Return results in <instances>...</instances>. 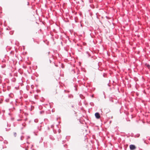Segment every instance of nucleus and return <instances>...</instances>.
<instances>
[{"label": "nucleus", "mask_w": 150, "mask_h": 150, "mask_svg": "<svg viewBox=\"0 0 150 150\" xmlns=\"http://www.w3.org/2000/svg\"><path fill=\"white\" fill-rule=\"evenodd\" d=\"M33 146V145H32V146L31 147V148H32V147Z\"/></svg>", "instance_id": "obj_18"}, {"label": "nucleus", "mask_w": 150, "mask_h": 150, "mask_svg": "<svg viewBox=\"0 0 150 150\" xmlns=\"http://www.w3.org/2000/svg\"><path fill=\"white\" fill-rule=\"evenodd\" d=\"M74 1H75V0H74Z\"/></svg>", "instance_id": "obj_28"}, {"label": "nucleus", "mask_w": 150, "mask_h": 150, "mask_svg": "<svg viewBox=\"0 0 150 150\" xmlns=\"http://www.w3.org/2000/svg\"><path fill=\"white\" fill-rule=\"evenodd\" d=\"M6 148V146H5L4 147H2V148L3 149L4 148Z\"/></svg>", "instance_id": "obj_15"}, {"label": "nucleus", "mask_w": 150, "mask_h": 150, "mask_svg": "<svg viewBox=\"0 0 150 150\" xmlns=\"http://www.w3.org/2000/svg\"><path fill=\"white\" fill-rule=\"evenodd\" d=\"M18 120L17 121H19V120Z\"/></svg>", "instance_id": "obj_19"}, {"label": "nucleus", "mask_w": 150, "mask_h": 150, "mask_svg": "<svg viewBox=\"0 0 150 150\" xmlns=\"http://www.w3.org/2000/svg\"><path fill=\"white\" fill-rule=\"evenodd\" d=\"M28 4H29V3H28Z\"/></svg>", "instance_id": "obj_23"}, {"label": "nucleus", "mask_w": 150, "mask_h": 150, "mask_svg": "<svg viewBox=\"0 0 150 150\" xmlns=\"http://www.w3.org/2000/svg\"><path fill=\"white\" fill-rule=\"evenodd\" d=\"M78 3H79V1H78Z\"/></svg>", "instance_id": "obj_25"}, {"label": "nucleus", "mask_w": 150, "mask_h": 150, "mask_svg": "<svg viewBox=\"0 0 150 150\" xmlns=\"http://www.w3.org/2000/svg\"><path fill=\"white\" fill-rule=\"evenodd\" d=\"M139 135H137V137H139Z\"/></svg>", "instance_id": "obj_16"}, {"label": "nucleus", "mask_w": 150, "mask_h": 150, "mask_svg": "<svg viewBox=\"0 0 150 150\" xmlns=\"http://www.w3.org/2000/svg\"><path fill=\"white\" fill-rule=\"evenodd\" d=\"M34 122H36V123H37L38 122V119H35L34 120Z\"/></svg>", "instance_id": "obj_6"}, {"label": "nucleus", "mask_w": 150, "mask_h": 150, "mask_svg": "<svg viewBox=\"0 0 150 150\" xmlns=\"http://www.w3.org/2000/svg\"><path fill=\"white\" fill-rule=\"evenodd\" d=\"M49 138H50V139L52 140H54V138L51 135H50L49 136Z\"/></svg>", "instance_id": "obj_3"}, {"label": "nucleus", "mask_w": 150, "mask_h": 150, "mask_svg": "<svg viewBox=\"0 0 150 150\" xmlns=\"http://www.w3.org/2000/svg\"><path fill=\"white\" fill-rule=\"evenodd\" d=\"M103 93H104V94H105V93L104 92H103Z\"/></svg>", "instance_id": "obj_26"}, {"label": "nucleus", "mask_w": 150, "mask_h": 150, "mask_svg": "<svg viewBox=\"0 0 150 150\" xmlns=\"http://www.w3.org/2000/svg\"><path fill=\"white\" fill-rule=\"evenodd\" d=\"M147 67L148 68H149V67H150V65L149 64H148L147 65Z\"/></svg>", "instance_id": "obj_12"}, {"label": "nucleus", "mask_w": 150, "mask_h": 150, "mask_svg": "<svg viewBox=\"0 0 150 150\" xmlns=\"http://www.w3.org/2000/svg\"><path fill=\"white\" fill-rule=\"evenodd\" d=\"M58 140H59V139H61V136L60 134L58 136Z\"/></svg>", "instance_id": "obj_5"}, {"label": "nucleus", "mask_w": 150, "mask_h": 150, "mask_svg": "<svg viewBox=\"0 0 150 150\" xmlns=\"http://www.w3.org/2000/svg\"><path fill=\"white\" fill-rule=\"evenodd\" d=\"M136 147L134 145L131 144L129 146V148L131 150H134L136 149Z\"/></svg>", "instance_id": "obj_1"}, {"label": "nucleus", "mask_w": 150, "mask_h": 150, "mask_svg": "<svg viewBox=\"0 0 150 150\" xmlns=\"http://www.w3.org/2000/svg\"><path fill=\"white\" fill-rule=\"evenodd\" d=\"M17 134L16 132L14 133V135L15 137H16V136Z\"/></svg>", "instance_id": "obj_10"}, {"label": "nucleus", "mask_w": 150, "mask_h": 150, "mask_svg": "<svg viewBox=\"0 0 150 150\" xmlns=\"http://www.w3.org/2000/svg\"><path fill=\"white\" fill-rule=\"evenodd\" d=\"M32 150H34L33 149Z\"/></svg>", "instance_id": "obj_27"}, {"label": "nucleus", "mask_w": 150, "mask_h": 150, "mask_svg": "<svg viewBox=\"0 0 150 150\" xmlns=\"http://www.w3.org/2000/svg\"><path fill=\"white\" fill-rule=\"evenodd\" d=\"M27 139H28L30 138V137L29 136H27Z\"/></svg>", "instance_id": "obj_14"}, {"label": "nucleus", "mask_w": 150, "mask_h": 150, "mask_svg": "<svg viewBox=\"0 0 150 150\" xmlns=\"http://www.w3.org/2000/svg\"><path fill=\"white\" fill-rule=\"evenodd\" d=\"M95 115L97 119H99L100 117V116L99 113L98 112H96L95 114Z\"/></svg>", "instance_id": "obj_2"}, {"label": "nucleus", "mask_w": 150, "mask_h": 150, "mask_svg": "<svg viewBox=\"0 0 150 150\" xmlns=\"http://www.w3.org/2000/svg\"><path fill=\"white\" fill-rule=\"evenodd\" d=\"M3 138L1 137L0 136V141H2L3 140Z\"/></svg>", "instance_id": "obj_7"}, {"label": "nucleus", "mask_w": 150, "mask_h": 150, "mask_svg": "<svg viewBox=\"0 0 150 150\" xmlns=\"http://www.w3.org/2000/svg\"><path fill=\"white\" fill-rule=\"evenodd\" d=\"M4 143L7 144L8 143V142L6 141H4Z\"/></svg>", "instance_id": "obj_9"}, {"label": "nucleus", "mask_w": 150, "mask_h": 150, "mask_svg": "<svg viewBox=\"0 0 150 150\" xmlns=\"http://www.w3.org/2000/svg\"><path fill=\"white\" fill-rule=\"evenodd\" d=\"M86 54H87V56H88V57L90 56V54H89V53L88 52V51H86Z\"/></svg>", "instance_id": "obj_4"}, {"label": "nucleus", "mask_w": 150, "mask_h": 150, "mask_svg": "<svg viewBox=\"0 0 150 150\" xmlns=\"http://www.w3.org/2000/svg\"><path fill=\"white\" fill-rule=\"evenodd\" d=\"M80 1H82V0H80Z\"/></svg>", "instance_id": "obj_20"}, {"label": "nucleus", "mask_w": 150, "mask_h": 150, "mask_svg": "<svg viewBox=\"0 0 150 150\" xmlns=\"http://www.w3.org/2000/svg\"><path fill=\"white\" fill-rule=\"evenodd\" d=\"M23 137H23V136H21V137L20 139H21V140H23V139H22V138H23Z\"/></svg>", "instance_id": "obj_13"}, {"label": "nucleus", "mask_w": 150, "mask_h": 150, "mask_svg": "<svg viewBox=\"0 0 150 150\" xmlns=\"http://www.w3.org/2000/svg\"><path fill=\"white\" fill-rule=\"evenodd\" d=\"M103 77H105V74L104 73L103 75Z\"/></svg>", "instance_id": "obj_11"}, {"label": "nucleus", "mask_w": 150, "mask_h": 150, "mask_svg": "<svg viewBox=\"0 0 150 150\" xmlns=\"http://www.w3.org/2000/svg\"><path fill=\"white\" fill-rule=\"evenodd\" d=\"M23 129V127H22V128H21V129Z\"/></svg>", "instance_id": "obj_24"}, {"label": "nucleus", "mask_w": 150, "mask_h": 150, "mask_svg": "<svg viewBox=\"0 0 150 150\" xmlns=\"http://www.w3.org/2000/svg\"><path fill=\"white\" fill-rule=\"evenodd\" d=\"M92 97H93V95L92 96Z\"/></svg>", "instance_id": "obj_21"}, {"label": "nucleus", "mask_w": 150, "mask_h": 150, "mask_svg": "<svg viewBox=\"0 0 150 150\" xmlns=\"http://www.w3.org/2000/svg\"><path fill=\"white\" fill-rule=\"evenodd\" d=\"M52 126H53V125H52L51 126V127H52Z\"/></svg>", "instance_id": "obj_22"}, {"label": "nucleus", "mask_w": 150, "mask_h": 150, "mask_svg": "<svg viewBox=\"0 0 150 150\" xmlns=\"http://www.w3.org/2000/svg\"><path fill=\"white\" fill-rule=\"evenodd\" d=\"M71 107H72V108H73V107H74V106L72 105V106H71Z\"/></svg>", "instance_id": "obj_17"}, {"label": "nucleus", "mask_w": 150, "mask_h": 150, "mask_svg": "<svg viewBox=\"0 0 150 150\" xmlns=\"http://www.w3.org/2000/svg\"><path fill=\"white\" fill-rule=\"evenodd\" d=\"M9 99L8 98L6 99L5 100L7 102H8L9 101Z\"/></svg>", "instance_id": "obj_8"}]
</instances>
